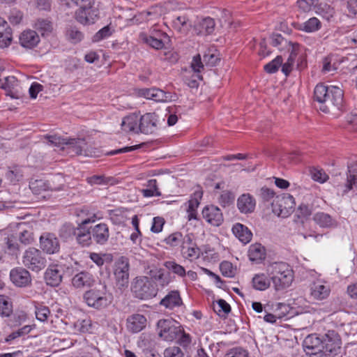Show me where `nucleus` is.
<instances>
[{"label": "nucleus", "mask_w": 357, "mask_h": 357, "mask_svg": "<svg viewBox=\"0 0 357 357\" xmlns=\"http://www.w3.org/2000/svg\"><path fill=\"white\" fill-rule=\"evenodd\" d=\"M305 352L308 354H317L321 352L322 337L317 334L308 335L303 343Z\"/></svg>", "instance_id": "f3484780"}, {"label": "nucleus", "mask_w": 357, "mask_h": 357, "mask_svg": "<svg viewBox=\"0 0 357 357\" xmlns=\"http://www.w3.org/2000/svg\"><path fill=\"white\" fill-rule=\"evenodd\" d=\"M147 188L142 189L141 190L142 195L145 197H159L161 195L160 192L159 191L157 185V181L155 179H150L147 182Z\"/></svg>", "instance_id": "a19ab883"}, {"label": "nucleus", "mask_w": 357, "mask_h": 357, "mask_svg": "<svg viewBox=\"0 0 357 357\" xmlns=\"http://www.w3.org/2000/svg\"><path fill=\"white\" fill-rule=\"evenodd\" d=\"M160 304L168 309H173L175 307L180 306L182 304V300L177 291H172L162 298Z\"/></svg>", "instance_id": "7c9ffc66"}, {"label": "nucleus", "mask_w": 357, "mask_h": 357, "mask_svg": "<svg viewBox=\"0 0 357 357\" xmlns=\"http://www.w3.org/2000/svg\"><path fill=\"white\" fill-rule=\"evenodd\" d=\"M220 268L223 275L227 277L233 276L234 273L232 264L231 263L228 261H223L220 264Z\"/></svg>", "instance_id": "774afa93"}, {"label": "nucleus", "mask_w": 357, "mask_h": 357, "mask_svg": "<svg viewBox=\"0 0 357 357\" xmlns=\"http://www.w3.org/2000/svg\"><path fill=\"white\" fill-rule=\"evenodd\" d=\"M77 242L82 246H86L91 244V240L93 239L91 231L89 230H85L84 227H80L79 224L78 227L75 231Z\"/></svg>", "instance_id": "f704fd0d"}, {"label": "nucleus", "mask_w": 357, "mask_h": 357, "mask_svg": "<svg viewBox=\"0 0 357 357\" xmlns=\"http://www.w3.org/2000/svg\"><path fill=\"white\" fill-rule=\"evenodd\" d=\"M204 62L206 65H208L210 66H214L219 61L220 58L218 54L216 53H212L208 51L207 53H205L203 56Z\"/></svg>", "instance_id": "bf43d9fd"}, {"label": "nucleus", "mask_w": 357, "mask_h": 357, "mask_svg": "<svg viewBox=\"0 0 357 357\" xmlns=\"http://www.w3.org/2000/svg\"><path fill=\"white\" fill-rule=\"evenodd\" d=\"M213 310L219 316H223L231 311V307L225 300L219 299L216 304L213 305Z\"/></svg>", "instance_id": "de8ad7c7"}, {"label": "nucleus", "mask_w": 357, "mask_h": 357, "mask_svg": "<svg viewBox=\"0 0 357 357\" xmlns=\"http://www.w3.org/2000/svg\"><path fill=\"white\" fill-rule=\"evenodd\" d=\"M13 40L12 29L8 22L0 17V48L8 47Z\"/></svg>", "instance_id": "bb28decb"}, {"label": "nucleus", "mask_w": 357, "mask_h": 357, "mask_svg": "<svg viewBox=\"0 0 357 357\" xmlns=\"http://www.w3.org/2000/svg\"><path fill=\"white\" fill-rule=\"evenodd\" d=\"M66 37L68 41L76 44L82 40L84 36L76 27L70 26L66 29Z\"/></svg>", "instance_id": "c03bdc74"}, {"label": "nucleus", "mask_w": 357, "mask_h": 357, "mask_svg": "<svg viewBox=\"0 0 357 357\" xmlns=\"http://www.w3.org/2000/svg\"><path fill=\"white\" fill-rule=\"evenodd\" d=\"M282 59L280 56H278L275 59L264 66V70L268 73H274L278 68L282 65Z\"/></svg>", "instance_id": "603ef678"}, {"label": "nucleus", "mask_w": 357, "mask_h": 357, "mask_svg": "<svg viewBox=\"0 0 357 357\" xmlns=\"http://www.w3.org/2000/svg\"><path fill=\"white\" fill-rule=\"evenodd\" d=\"M298 45L294 46L290 48V54L288 57V59L286 63H284L282 66V71L286 75H288L289 73L291 71L293 64L294 63V60L297 55V50Z\"/></svg>", "instance_id": "79ce46f5"}, {"label": "nucleus", "mask_w": 357, "mask_h": 357, "mask_svg": "<svg viewBox=\"0 0 357 357\" xmlns=\"http://www.w3.org/2000/svg\"><path fill=\"white\" fill-rule=\"evenodd\" d=\"M259 196L264 202H271L275 199V192L268 188L263 187L260 189Z\"/></svg>", "instance_id": "13d9d810"}, {"label": "nucleus", "mask_w": 357, "mask_h": 357, "mask_svg": "<svg viewBox=\"0 0 357 357\" xmlns=\"http://www.w3.org/2000/svg\"><path fill=\"white\" fill-rule=\"evenodd\" d=\"M321 23L317 17H311L299 25V29L307 33L317 31L321 29Z\"/></svg>", "instance_id": "58836bf2"}, {"label": "nucleus", "mask_w": 357, "mask_h": 357, "mask_svg": "<svg viewBox=\"0 0 357 357\" xmlns=\"http://www.w3.org/2000/svg\"><path fill=\"white\" fill-rule=\"evenodd\" d=\"M271 280L265 273L256 274L252 280V287L256 290L264 291L270 287Z\"/></svg>", "instance_id": "72a5a7b5"}, {"label": "nucleus", "mask_w": 357, "mask_h": 357, "mask_svg": "<svg viewBox=\"0 0 357 357\" xmlns=\"http://www.w3.org/2000/svg\"><path fill=\"white\" fill-rule=\"evenodd\" d=\"M157 330L161 338L171 342L178 337L182 332V327L173 319H160L158 321Z\"/></svg>", "instance_id": "0eeeda50"}, {"label": "nucleus", "mask_w": 357, "mask_h": 357, "mask_svg": "<svg viewBox=\"0 0 357 357\" xmlns=\"http://www.w3.org/2000/svg\"><path fill=\"white\" fill-rule=\"evenodd\" d=\"M93 240L98 244L104 245L109 237L108 226L105 223H99L91 228Z\"/></svg>", "instance_id": "4be33fe9"}, {"label": "nucleus", "mask_w": 357, "mask_h": 357, "mask_svg": "<svg viewBox=\"0 0 357 357\" xmlns=\"http://www.w3.org/2000/svg\"><path fill=\"white\" fill-rule=\"evenodd\" d=\"M172 26L177 31L186 33L191 27V23L185 15L178 16L172 20Z\"/></svg>", "instance_id": "c9c22d12"}, {"label": "nucleus", "mask_w": 357, "mask_h": 357, "mask_svg": "<svg viewBox=\"0 0 357 357\" xmlns=\"http://www.w3.org/2000/svg\"><path fill=\"white\" fill-rule=\"evenodd\" d=\"M131 289L135 296L142 300L155 297L158 293L156 286L148 277H137L132 283Z\"/></svg>", "instance_id": "20e7f679"}, {"label": "nucleus", "mask_w": 357, "mask_h": 357, "mask_svg": "<svg viewBox=\"0 0 357 357\" xmlns=\"http://www.w3.org/2000/svg\"><path fill=\"white\" fill-rule=\"evenodd\" d=\"M67 271L73 275L71 278V284L75 289L82 290L86 288H91L95 283L93 275L89 271L68 268Z\"/></svg>", "instance_id": "9d476101"}, {"label": "nucleus", "mask_w": 357, "mask_h": 357, "mask_svg": "<svg viewBox=\"0 0 357 357\" xmlns=\"http://www.w3.org/2000/svg\"><path fill=\"white\" fill-rule=\"evenodd\" d=\"M35 313L38 320L45 321L50 314V311L47 307L40 305L36 307Z\"/></svg>", "instance_id": "4d7b16f0"}, {"label": "nucleus", "mask_w": 357, "mask_h": 357, "mask_svg": "<svg viewBox=\"0 0 357 357\" xmlns=\"http://www.w3.org/2000/svg\"><path fill=\"white\" fill-rule=\"evenodd\" d=\"M341 349V340L334 331H328L322 337L321 352L326 355L336 356Z\"/></svg>", "instance_id": "9b49d317"}, {"label": "nucleus", "mask_w": 357, "mask_h": 357, "mask_svg": "<svg viewBox=\"0 0 357 357\" xmlns=\"http://www.w3.org/2000/svg\"><path fill=\"white\" fill-rule=\"evenodd\" d=\"M139 132L145 135L155 134L158 130V118L155 113H146L139 116Z\"/></svg>", "instance_id": "f8f14e48"}, {"label": "nucleus", "mask_w": 357, "mask_h": 357, "mask_svg": "<svg viewBox=\"0 0 357 357\" xmlns=\"http://www.w3.org/2000/svg\"><path fill=\"white\" fill-rule=\"evenodd\" d=\"M139 37L141 41L149 45L153 49L161 50L165 46L162 39L149 36L146 33H141Z\"/></svg>", "instance_id": "4c0bfd02"}, {"label": "nucleus", "mask_w": 357, "mask_h": 357, "mask_svg": "<svg viewBox=\"0 0 357 357\" xmlns=\"http://www.w3.org/2000/svg\"><path fill=\"white\" fill-rule=\"evenodd\" d=\"M165 357H184L181 349L178 347H170L164 351Z\"/></svg>", "instance_id": "e2e57ef3"}, {"label": "nucleus", "mask_w": 357, "mask_h": 357, "mask_svg": "<svg viewBox=\"0 0 357 357\" xmlns=\"http://www.w3.org/2000/svg\"><path fill=\"white\" fill-rule=\"evenodd\" d=\"M137 94L139 96L153 100L155 102H165L169 98L164 91L157 88L141 89L138 90Z\"/></svg>", "instance_id": "b1692460"}, {"label": "nucleus", "mask_w": 357, "mask_h": 357, "mask_svg": "<svg viewBox=\"0 0 357 357\" xmlns=\"http://www.w3.org/2000/svg\"><path fill=\"white\" fill-rule=\"evenodd\" d=\"M4 241L8 253L12 255H17L20 250L19 244L17 241V237L14 235H10L6 237Z\"/></svg>", "instance_id": "37998d69"}, {"label": "nucleus", "mask_w": 357, "mask_h": 357, "mask_svg": "<svg viewBox=\"0 0 357 357\" xmlns=\"http://www.w3.org/2000/svg\"><path fill=\"white\" fill-rule=\"evenodd\" d=\"M232 231L235 236L245 244L249 243L252 239V234L250 230L241 223L235 224L232 227Z\"/></svg>", "instance_id": "c756f323"}, {"label": "nucleus", "mask_w": 357, "mask_h": 357, "mask_svg": "<svg viewBox=\"0 0 357 357\" xmlns=\"http://www.w3.org/2000/svg\"><path fill=\"white\" fill-rule=\"evenodd\" d=\"M165 224L164 218L161 217H155L153 219V223L151 231L153 233H159L162 230Z\"/></svg>", "instance_id": "69168bd1"}, {"label": "nucleus", "mask_w": 357, "mask_h": 357, "mask_svg": "<svg viewBox=\"0 0 357 357\" xmlns=\"http://www.w3.org/2000/svg\"><path fill=\"white\" fill-rule=\"evenodd\" d=\"M203 218L213 226H219L223 221V215L220 209L213 205L206 206L202 210Z\"/></svg>", "instance_id": "dca6fc26"}, {"label": "nucleus", "mask_w": 357, "mask_h": 357, "mask_svg": "<svg viewBox=\"0 0 357 357\" xmlns=\"http://www.w3.org/2000/svg\"><path fill=\"white\" fill-rule=\"evenodd\" d=\"M22 263L28 269L38 273L45 268L47 260L40 250L31 247L24 252Z\"/></svg>", "instance_id": "39448f33"}, {"label": "nucleus", "mask_w": 357, "mask_h": 357, "mask_svg": "<svg viewBox=\"0 0 357 357\" xmlns=\"http://www.w3.org/2000/svg\"><path fill=\"white\" fill-rule=\"evenodd\" d=\"M203 191L199 187L194 191L188 201V206L187 208L188 219L189 220L197 219V208H198L200 201L202 198Z\"/></svg>", "instance_id": "412c9836"}, {"label": "nucleus", "mask_w": 357, "mask_h": 357, "mask_svg": "<svg viewBox=\"0 0 357 357\" xmlns=\"http://www.w3.org/2000/svg\"><path fill=\"white\" fill-rule=\"evenodd\" d=\"M255 206V199L248 193L241 195L237 199V207L242 213H252Z\"/></svg>", "instance_id": "a878e982"}, {"label": "nucleus", "mask_w": 357, "mask_h": 357, "mask_svg": "<svg viewBox=\"0 0 357 357\" xmlns=\"http://www.w3.org/2000/svg\"><path fill=\"white\" fill-rule=\"evenodd\" d=\"M339 187L343 195L347 193L353 188L357 190V164L352 163L348 165L346 182Z\"/></svg>", "instance_id": "aec40b11"}, {"label": "nucleus", "mask_w": 357, "mask_h": 357, "mask_svg": "<svg viewBox=\"0 0 357 357\" xmlns=\"http://www.w3.org/2000/svg\"><path fill=\"white\" fill-rule=\"evenodd\" d=\"M310 174L313 180L319 183H324L328 178V176L322 169L314 168L310 171Z\"/></svg>", "instance_id": "6e6d98bb"}, {"label": "nucleus", "mask_w": 357, "mask_h": 357, "mask_svg": "<svg viewBox=\"0 0 357 357\" xmlns=\"http://www.w3.org/2000/svg\"><path fill=\"white\" fill-rule=\"evenodd\" d=\"M234 200V195L229 190L222 191L218 197L219 203L224 207L232 204Z\"/></svg>", "instance_id": "8fccbe9b"}, {"label": "nucleus", "mask_w": 357, "mask_h": 357, "mask_svg": "<svg viewBox=\"0 0 357 357\" xmlns=\"http://www.w3.org/2000/svg\"><path fill=\"white\" fill-rule=\"evenodd\" d=\"M313 220L321 227L324 228H335L337 227V221L333 218L329 214L323 212L316 213Z\"/></svg>", "instance_id": "c85d7f7f"}, {"label": "nucleus", "mask_w": 357, "mask_h": 357, "mask_svg": "<svg viewBox=\"0 0 357 357\" xmlns=\"http://www.w3.org/2000/svg\"><path fill=\"white\" fill-rule=\"evenodd\" d=\"M225 357H248V352L241 347H235L229 350Z\"/></svg>", "instance_id": "052dcab7"}, {"label": "nucleus", "mask_w": 357, "mask_h": 357, "mask_svg": "<svg viewBox=\"0 0 357 357\" xmlns=\"http://www.w3.org/2000/svg\"><path fill=\"white\" fill-rule=\"evenodd\" d=\"M111 35L110 29L108 26H106L99 30L93 36V42H99L100 40L109 36Z\"/></svg>", "instance_id": "0e129e2a"}, {"label": "nucleus", "mask_w": 357, "mask_h": 357, "mask_svg": "<svg viewBox=\"0 0 357 357\" xmlns=\"http://www.w3.org/2000/svg\"><path fill=\"white\" fill-rule=\"evenodd\" d=\"M276 290L284 289L293 281V272L289 265L284 262H274L266 269Z\"/></svg>", "instance_id": "7ed1b4c3"}, {"label": "nucleus", "mask_w": 357, "mask_h": 357, "mask_svg": "<svg viewBox=\"0 0 357 357\" xmlns=\"http://www.w3.org/2000/svg\"><path fill=\"white\" fill-rule=\"evenodd\" d=\"M111 178H107L102 175H93L86 178L87 182L90 185H106L107 184Z\"/></svg>", "instance_id": "864d4df0"}, {"label": "nucleus", "mask_w": 357, "mask_h": 357, "mask_svg": "<svg viewBox=\"0 0 357 357\" xmlns=\"http://www.w3.org/2000/svg\"><path fill=\"white\" fill-rule=\"evenodd\" d=\"M97 11L91 8H80L75 13V18L79 23L86 25L93 24L97 18Z\"/></svg>", "instance_id": "393cba45"}, {"label": "nucleus", "mask_w": 357, "mask_h": 357, "mask_svg": "<svg viewBox=\"0 0 357 357\" xmlns=\"http://www.w3.org/2000/svg\"><path fill=\"white\" fill-rule=\"evenodd\" d=\"M183 239V235L181 232H175L168 236L165 239V242L170 246H177Z\"/></svg>", "instance_id": "5fc2aeb1"}, {"label": "nucleus", "mask_w": 357, "mask_h": 357, "mask_svg": "<svg viewBox=\"0 0 357 357\" xmlns=\"http://www.w3.org/2000/svg\"><path fill=\"white\" fill-rule=\"evenodd\" d=\"M34 27L43 36L49 35L53 30L52 23L50 20L45 19L37 20Z\"/></svg>", "instance_id": "ea45409f"}, {"label": "nucleus", "mask_w": 357, "mask_h": 357, "mask_svg": "<svg viewBox=\"0 0 357 357\" xmlns=\"http://www.w3.org/2000/svg\"><path fill=\"white\" fill-rule=\"evenodd\" d=\"M39 243L40 249L46 254L54 255L59 252V240L54 234L43 233L39 238Z\"/></svg>", "instance_id": "ddd939ff"}, {"label": "nucleus", "mask_w": 357, "mask_h": 357, "mask_svg": "<svg viewBox=\"0 0 357 357\" xmlns=\"http://www.w3.org/2000/svg\"><path fill=\"white\" fill-rule=\"evenodd\" d=\"M13 311L10 298L5 295H0V317H10L13 314Z\"/></svg>", "instance_id": "e433bc0d"}, {"label": "nucleus", "mask_w": 357, "mask_h": 357, "mask_svg": "<svg viewBox=\"0 0 357 357\" xmlns=\"http://www.w3.org/2000/svg\"><path fill=\"white\" fill-rule=\"evenodd\" d=\"M200 27L199 32L201 33L209 34L211 33L215 28V22L213 18L206 17L204 18L199 24Z\"/></svg>", "instance_id": "a18cd8bd"}, {"label": "nucleus", "mask_w": 357, "mask_h": 357, "mask_svg": "<svg viewBox=\"0 0 357 357\" xmlns=\"http://www.w3.org/2000/svg\"><path fill=\"white\" fill-rule=\"evenodd\" d=\"M272 211L278 216L288 217L294 211L295 202L293 196L289 194H283L277 196L271 202Z\"/></svg>", "instance_id": "6e6552de"}, {"label": "nucleus", "mask_w": 357, "mask_h": 357, "mask_svg": "<svg viewBox=\"0 0 357 357\" xmlns=\"http://www.w3.org/2000/svg\"><path fill=\"white\" fill-rule=\"evenodd\" d=\"M289 311V306L284 303H279L277 305V308L275 310L278 319H282L287 316Z\"/></svg>", "instance_id": "338daca9"}, {"label": "nucleus", "mask_w": 357, "mask_h": 357, "mask_svg": "<svg viewBox=\"0 0 357 357\" xmlns=\"http://www.w3.org/2000/svg\"><path fill=\"white\" fill-rule=\"evenodd\" d=\"M11 282L18 287H26L31 284V273L23 267H16L10 272Z\"/></svg>", "instance_id": "4468645a"}, {"label": "nucleus", "mask_w": 357, "mask_h": 357, "mask_svg": "<svg viewBox=\"0 0 357 357\" xmlns=\"http://www.w3.org/2000/svg\"><path fill=\"white\" fill-rule=\"evenodd\" d=\"M186 249H181L183 256L188 259L198 258L199 256V249L196 245L186 246Z\"/></svg>", "instance_id": "3c124183"}, {"label": "nucleus", "mask_w": 357, "mask_h": 357, "mask_svg": "<svg viewBox=\"0 0 357 357\" xmlns=\"http://www.w3.org/2000/svg\"><path fill=\"white\" fill-rule=\"evenodd\" d=\"M63 267L59 264H51L45 273L46 284L51 287H57L62 282Z\"/></svg>", "instance_id": "2eb2a0df"}, {"label": "nucleus", "mask_w": 357, "mask_h": 357, "mask_svg": "<svg viewBox=\"0 0 357 357\" xmlns=\"http://www.w3.org/2000/svg\"><path fill=\"white\" fill-rule=\"evenodd\" d=\"M84 299L89 306L93 308L105 307L109 303L107 286L100 284L98 287L85 291Z\"/></svg>", "instance_id": "423d86ee"}, {"label": "nucleus", "mask_w": 357, "mask_h": 357, "mask_svg": "<svg viewBox=\"0 0 357 357\" xmlns=\"http://www.w3.org/2000/svg\"><path fill=\"white\" fill-rule=\"evenodd\" d=\"M248 257L250 261L259 263L266 257V250L259 243L252 244L248 250Z\"/></svg>", "instance_id": "473e14b6"}, {"label": "nucleus", "mask_w": 357, "mask_h": 357, "mask_svg": "<svg viewBox=\"0 0 357 357\" xmlns=\"http://www.w3.org/2000/svg\"><path fill=\"white\" fill-rule=\"evenodd\" d=\"M164 266L169 271H172L174 273L183 277L185 275L186 272L185 268L180 264H176L173 261H168L165 262Z\"/></svg>", "instance_id": "09e8293b"}, {"label": "nucleus", "mask_w": 357, "mask_h": 357, "mask_svg": "<svg viewBox=\"0 0 357 357\" xmlns=\"http://www.w3.org/2000/svg\"><path fill=\"white\" fill-rule=\"evenodd\" d=\"M40 42V37L37 32L28 29L24 31L19 36V43L26 49H33Z\"/></svg>", "instance_id": "a211bd4d"}, {"label": "nucleus", "mask_w": 357, "mask_h": 357, "mask_svg": "<svg viewBox=\"0 0 357 357\" xmlns=\"http://www.w3.org/2000/svg\"><path fill=\"white\" fill-rule=\"evenodd\" d=\"M19 241L24 245L31 244L33 241V233L29 230H22L19 234Z\"/></svg>", "instance_id": "680f3d73"}, {"label": "nucleus", "mask_w": 357, "mask_h": 357, "mask_svg": "<svg viewBox=\"0 0 357 357\" xmlns=\"http://www.w3.org/2000/svg\"><path fill=\"white\" fill-rule=\"evenodd\" d=\"M343 91L335 86L319 84L314 91V100L321 104L320 109L324 112L340 109L343 105Z\"/></svg>", "instance_id": "f257e3e1"}, {"label": "nucleus", "mask_w": 357, "mask_h": 357, "mask_svg": "<svg viewBox=\"0 0 357 357\" xmlns=\"http://www.w3.org/2000/svg\"><path fill=\"white\" fill-rule=\"evenodd\" d=\"M330 292L329 286L324 281L317 280L310 284V295L315 300L321 301L326 298Z\"/></svg>", "instance_id": "6ab92c4d"}, {"label": "nucleus", "mask_w": 357, "mask_h": 357, "mask_svg": "<svg viewBox=\"0 0 357 357\" xmlns=\"http://www.w3.org/2000/svg\"><path fill=\"white\" fill-rule=\"evenodd\" d=\"M146 318L144 315L135 314L128 317L127 328L130 332L137 333L146 327Z\"/></svg>", "instance_id": "5701e85b"}, {"label": "nucleus", "mask_w": 357, "mask_h": 357, "mask_svg": "<svg viewBox=\"0 0 357 357\" xmlns=\"http://www.w3.org/2000/svg\"><path fill=\"white\" fill-rule=\"evenodd\" d=\"M149 275L154 280L159 282L162 286L169 283L168 280L165 278L164 270L162 268H154L150 270Z\"/></svg>", "instance_id": "49530a36"}, {"label": "nucleus", "mask_w": 357, "mask_h": 357, "mask_svg": "<svg viewBox=\"0 0 357 357\" xmlns=\"http://www.w3.org/2000/svg\"><path fill=\"white\" fill-rule=\"evenodd\" d=\"M139 116L136 114H131L125 116L121 124L122 130L126 132H133L135 133H139Z\"/></svg>", "instance_id": "cd10ccee"}, {"label": "nucleus", "mask_w": 357, "mask_h": 357, "mask_svg": "<svg viewBox=\"0 0 357 357\" xmlns=\"http://www.w3.org/2000/svg\"><path fill=\"white\" fill-rule=\"evenodd\" d=\"M271 44L277 47L280 51H290V48L296 45L290 41L286 40L281 34L273 33L271 36Z\"/></svg>", "instance_id": "2f4dec72"}, {"label": "nucleus", "mask_w": 357, "mask_h": 357, "mask_svg": "<svg viewBox=\"0 0 357 357\" xmlns=\"http://www.w3.org/2000/svg\"><path fill=\"white\" fill-rule=\"evenodd\" d=\"M129 269V260L125 257H120L115 263L114 274L116 286L121 291L128 287Z\"/></svg>", "instance_id": "1a4fd4ad"}, {"label": "nucleus", "mask_w": 357, "mask_h": 357, "mask_svg": "<svg viewBox=\"0 0 357 357\" xmlns=\"http://www.w3.org/2000/svg\"><path fill=\"white\" fill-rule=\"evenodd\" d=\"M47 144L53 146L66 149L68 153L93 156L96 154L95 148L89 144L84 138H62L56 135H45Z\"/></svg>", "instance_id": "f03ea898"}]
</instances>
